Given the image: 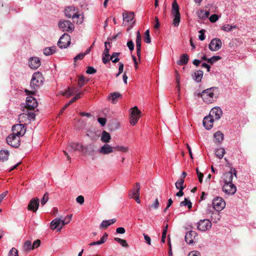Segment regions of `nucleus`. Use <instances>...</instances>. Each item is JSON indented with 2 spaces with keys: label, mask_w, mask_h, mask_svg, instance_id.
<instances>
[{
  "label": "nucleus",
  "mask_w": 256,
  "mask_h": 256,
  "mask_svg": "<svg viewBox=\"0 0 256 256\" xmlns=\"http://www.w3.org/2000/svg\"><path fill=\"white\" fill-rule=\"evenodd\" d=\"M140 184L136 182L133 189L130 190L128 196L130 198H133L134 197L140 195Z\"/></svg>",
  "instance_id": "21"
},
{
  "label": "nucleus",
  "mask_w": 256,
  "mask_h": 256,
  "mask_svg": "<svg viewBox=\"0 0 256 256\" xmlns=\"http://www.w3.org/2000/svg\"><path fill=\"white\" fill-rule=\"evenodd\" d=\"M130 122L132 126H134L138 122L140 117L141 112L137 106H134L130 110Z\"/></svg>",
  "instance_id": "3"
},
{
  "label": "nucleus",
  "mask_w": 256,
  "mask_h": 256,
  "mask_svg": "<svg viewBox=\"0 0 256 256\" xmlns=\"http://www.w3.org/2000/svg\"><path fill=\"white\" fill-rule=\"evenodd\" d=\"M116 222V218H112V219L109 220H103L101 224H100V228H106L108 226L114 224Z\"/></svg>",
  "instance_id": "26"
},
{
  "label": "nucleus",
  "mask_w": 256,
  "mask_h": 256,
  "mask_svg": "<svg viewBox=\"0 0 256 256\" xmlns=\"http://www.w3.org/2000/svg\"><path fill=\"white\" fill-rule=\"evenodd\" d=\"M220 95V90L218 87H211L204 90L200 96L204 101L206 104H210L215 102Z\"/></svg>",
  "instance_id": "1"
},
{
  "label": "nucleus",
  "mask_w": 256,
  "mask_h": 256,
  "mask_svg": "<svg viewBox=\"0 0 256 256\" xmlns=\"http://www.w3.org/2000/svg\"><path fill=\"white\" fill-rule=\"evenodd\" d=\"M188 256H200V252L196 250L192 251L190 252Z\"/></svg>",
  "instance_id": "64"
},
{
  "label": "nucleus",
  "mask_w": 256,
  "mask_h": 256,
  "mask_svg": "<svg viewBox=\"0 0 256 256\" xmlns=\"http://www.w3.org/2000/svg\"><path fill=\"white\" fill-rule=\"evenodd\" d=\"M9 156V152L8 150H2L0 151V160H6Z\"/></svg>",
  "instance_id": "37"
},
{
  "label": "nucleus",
  "mask_w": 256,
  "mask_h": 256,
  "mask_svg": "<svg viewBox=\"0 0 256 256\" xmlns=\"http://www.w3.org/2000/svg\"><path fill=\"white\" fill-rule=\"evenodd\" d=\"M222 190L228 194H234L236 191V188L233 184H224Z\"/></svg>",
  "instance_id": "14"
},
{
  "label": "nucleus",
  "mask_w": 256,
  "mask_h": 256,
  "mask_svg": "<svg viewBox=\"0 0 256 256\" xmlns=\"http://www.w3.org/2000/svg\"><path fill=\"white\" fill-rule=\"evenodd\" d=\"M159 206V202L158 199H156L154 202L153 204H152L150 206H149L148 209L150 210V208H153L154 209H157Z\"/></svg>",
  "instance_id": "58"
},
{
  "label": "nucleus",
  "mask_w": 256,
  "mask_h": 256,
  "mask_svg": "<svg viewBox=\"0 0 256 256\" xmlns=\"http://www.w3.org/2000/svg\"><path fill=\"white\" fill-rule=\"evenodd\" d=\"M43 80L44 78L40 72H34L32 75L30 83V86L32 90H35L40 86L42 84Z\"/></svg>",
  "instance_id": "2"
},
{
  "label": "nucleus",
  "mask_w": 256,
  "mask_h": 256,
  "mask_svg": "<svg viewBox=\"0 0 256 256\" xmlns=\"http://www.w3.org/2000/svg\"><path fill=\"white\" fill-rule=\"evenodd\" d=\"M221 59V57L219 56H214L208 59V62L210 64H214L216 61Z\"/></svg>",
  "instance_id": "50"
},
{
  "label": "nucleus",
  "mask_w": 256,
  "mask_h": 256,
  "mask_svg": "<svg viewBox=\"0 0 256 256\" xmlns=\"http://www.w3.org/2000/svg\"><path fill=\"white\" fill-rule=\"evenodd\" d=\"M212 222L208 219L200 220L197 224L198 230L202 232H206L212 228Z\"/></svg>",
  "instance_id": "7"
},
{
  "label": "nucleus",
  "mask_w": 256,
  "mask_h": 256,
  "mask_svg": "<svg viewBox=\"0 0 256 256\" xmlns=\"http://www.w3.org/2000/svg\"><path fill=\"white\" fill-rule=\"evenodd\" d=\"M168 225L166 224L164 228L163 231H162V236L161 241H162V243H164L165 242V238H166V233H167V231H168Z\"/></svg>",
  "instance_id": "51"
},
{
  "label": "nucleus",
  "mask_w": 256,
  "mask_h": 256,
  "mask_svg": "<svg viewBox=\"0 0 256 256\" xmlns=\"http://www.w3.org/2000/svg\"><path fill=\"white\" fill-rule=\"evenodd\" d=\"M236 25H232L229 24H224L222 26L221 29L226 32H229L232 30V29L236 28Z\"/></svg>",
  "instance_id": "39"
},
{
  "label": "nucleus",
  "mask_w": 256,
  "mask_h": 256,
  "mask_svg": "<svg viewBox=\"0 0 256 256\" xmlns=\"http://www.w3.org/2000/svg\"><path fill=\"white\" fill-rule=\"evenodd\" d=\"M136 53L137 56L138 58H140V50H141V36L139 31H138L136 33Z\"/></svg>",
  "instance_id": "25"
},
{
  "label": "nucleus",
  "mask_w": 256,
  "mask_h": 256,
  "mask_svg": "<svg viewBox=\"0 0 256 256\" xmlns=\"http://www.w3.org/2000/svg\"><path fill=\"white\" fill-rule=\"evenodd\" d=\"M121 96V94L117 92L110 93L108 97L109 100L114 104L116 102V99Z\"/></svg>",
  "instance_id": "28"
},
{
  "label": "nucleus",
  "mask_w": 256,
  "mask_h": 256,
  "mask_svg": "<svg viewBox=\"0 0 256 256\" xmlns=\"http://www.w3.org/2000/svg\"><path fill=\"white\" fill-rule=\"evenodd\" d=\"M98 122L101 124L102 126H104L106 125V120L104 118H98Z\"/></svg>",
  "instance_id": "63"
},
{
  "label": "nucleus",
  "mask_w": 256,
  "mask_h": 256,
  "mask_svg": "<svg viewBox=\"0 0 256 256\" xmlns=\"http://www.w3.org/2000/svg\"><path fill=\"white\" fill-rule=\"evenodd\" d=\"M203 76V72L200 70H197L194 72V78L197 82H200Z\"/></svg>",
  "instance_id": "36"
},
{
  "label": "nucleus",
  "mask_w": 256,
  "mask_h": 256,
  "mask_svg": "<svg viewBox=\"0 0 256 256\" xmlns=\"http://www.w3.org/2000/svg\"><path fill=\"white\" fill-rule=\"evenodd\" d=\"M20 137L12 133L6 138V142L12 147L18 148L20 144Z\"/></svg>",
  "instance_id": "5"
},
{
  "label": "nucleus",
  "mask_w": 256,
  "mask_h": 256,
  "mask_svg": "<svg viewBox=\"0 0 256 256\" xmlns=\"http://www.w3.org/2000/svg\"><path fill=\"white\" fill-rule=\"evenodd\" d=\"M69 146L72 150L82 151L83 149L82 146L78 143L72 142L70 144Z\"/></svg>",
  "instance_id": "32"
},
{
  "label": "nucleus",
  "mask_w": 256,
  "mask_h": 256,
  "mask_svg": "<svg viewBox=\"0 0 256 256\" xmlns=\"http://www.w3.org/2000/svg\"><path fill=\"white\" fill-rule=\"evenodd\" d=\"M77 9L74 6L67 7L65 9V14L66 16L68 18H78L80 16V14H78L76 11Z\"/></svg>",
  "instance_id": "12"
},
{
  "label": "nucleus",
  "mask_w": 256,
  "mask_h": 256,
  "mask_svg": "<svg viewBox=\"0 0 256 256\" xmlns=\"http://www.w3.org/2000/svg\"><path fill=\"white\" fill-rule=\"evenodd\" d=\"M114 149H115L117 151L122 152H126L128 151V147L124 146H116L114 147Z\"/></svg>",
  "instance_id": "47"
},
{
  "label": "nucleus",
  "mask_w": 256,
  "mask_h": 256,
  "mask_svg": "<svg viewBox=\"0 0 256 256\" xmlns=\"http://www.w3.org/2000/svg\"><path fill=\"white\" fill-rule=\"evenodd\" d=\"M26 116H28V121L34 120L36 118V114L34 112H28L26 114Z\"/></svg>",
  "instance_id": "53"
},
{
  "label": "nucleus",
  "mask_w": 256,
  "mask_h": 256,
  "mask_svg": "<svg viewBox=\"0 0 256 256\" xmlns=\"http://www.w3.org/2000/svg\"><path fill=\"white\" fill-rule=\"evenodd\" d=\"M32 250V246L31 241L26 240L24 243L23 250L25 252H28Z\"/></svg>",
  "instance_id": "42"
},
{
  "label": "nucleus",
  "mask_w": 256,
  "mask_h": 256,
  "mask_svg": "<svg viewBox=\"0 0 256 256\" xmlns=\"http://www.w3.org/2000/svg\"><path fill=\"white\" fill-rule=\"evenodd\" d=\"M172 14L174 19L172 24L174 26H178L180 21V16L179 12V7L177 3L175 2L172 4Z\"/></svg>",
  "instance_id": "4"
},
{
  "label": "nucleus",
  "mask_w": 256,
  "mask_h": 256,
  "mask_svg": "<svg viewBox=\"0 0 256 256\" xmlns=\"http://www.w3.org/2000/svg\"><path fill=\"white\" fill-rule=\"evenodd\" d=\"M108 45L110 44L109 42H105V43H104L105 48H104V50L102 54V62L104 64H107L110 61L109 49L108 47Z\"/></svg>",
  "instance_id": "24"
},
{
  "label": "nucleus",
  "mask_w": 256,
  "mask_h": 256,
  "mask_svg": "<svg viewBox=\"0 0 256 256\" xmlns=\"http://www.w3.org/2000/svg\"><path fill=\"white\" fill-rule=\"evenodd\" d=\"M222 46L220 39L218 38H213L210 42L208 47L210 50L214 52L219 50Z\"/></svg>",
  "instance_id": "11"
},
{
  "label": "nucleus",
  "mask_w": 256,
  "mask_h": 256,
  "mask_svg": "<svg viewBox=\"0 0 256 256\" xmlns=\"http://www.w3.org/2000/svg\"><path fill=\"white\" fill-rule=\"evenodd\" d=\"M18 120L20 122L24 123V125L27 123L28 116L26 113L21 114L19 115Z\"/></svg>",
  "instance_id": "45"
},
{
  "label": "nucleus",
  "mask_w": 256,
  "mask_h": 256,
  "mask_svg": "<svg viewBox=\"0 0 256 256\" xmlns=\"http://www.w3.org/2000/svg\"><path fill=\"white\" fill-rule=\"evenodd\" d=\"M123 16V24L124 25L128 24L130 22L132 21L134 18V12H126L122 14Z\"/></svg>",
  "instance_id": "23"
},
{
  "label": "nucleus",
  "mask_w": 256,
  "mask_h": 256,
  "mask_svg": "<svg viewBox=\"0 0 256 256\" xmlns=\"http://www.w3.org/2000/svg\"><path fill=\"white\" fill-rule=\"evenodd\" d=\"M85 78L84 76H79L78 80V86L80 87H82L84 85Z\"/></svg>",
  "instance_id": "54"
},
{
  "label": "nucleus",
  "mask_w": 256,
  "mask_h": 256,
  "mask_svg": "<svg viewBox=\"0 0 256 256\" xmlns=\"http://www.w3.org/2000/svg\"><path fill=\"white\" fill-rule=\"evenodd\" d=\"M110 139L111 136L110 134L106 131H103L100 138L102 142L104 143H108L110 141Z\"/></svg>",
  "instance_id": "29"
},
{
  "label": "nucleus",
  "mask_w": 256,
  "mask_h": 256,
  "mask_svg": "<svg viewBox=\"0 0 256 256\" xmlns=\"http://www.w3.org/2000/svg\"><path fill=\"white\" fill-rule=\"evenodd\" d=\"M236 170L234 168H230V172H226L224 175V184H232L233 174L236 176Z\"/></svg>",
  "instance_id": "15"
},
{
  "label": "nucleus",
  "mask_w": 256,
  "mask_h": 256,
  "mask_svg": "<svg viewBox=\"0 0 256 256\" xmlns=\"http://www.w3.org/2000/svg\"><path fill=\"white\" fill-rule=\"evenodd\" d=\"M58 27L63 32H72L74 28V25L68 20H60L58 24Z\"/></svg>",
  "instance_id": "9"
},
{
  "label": "nucleus",
  "mask_w": 256,
  "mask_h": 256,
  "mask_svg": "<svg viewBox=\"0 0 256 256\" xmlns=\"http://www.w3.org/2000/svg\"><path fill=\"white\" fill-rule=\"evenodd\" d=\"M144 41L147 44H150L151 42L150 30H147L144 32Z\"/></svg>",
  "instance_id": "49"
},
{
  "label": "nucleus",
  "mask_w": 256,
  "mask_h": 256,
  "mask_svg": "<svg viewBox=\"0 0 256 256\" xmlns=\"http://www.w3.org/2000/svg\"><path fill=\"white\" fill-rule=\"evenodd\" d=\"M188 60V56L186 54H183L180 60L178 62V64L180 65H184L186 64Z\"/></svg>",
  "instance_id": "40"
},
{
  "label": "nucleus",
  "mask_w": 256,
  "mask_h": 256,
  "mask_svg": "<svg viewBox=\"0 0 256 256\" xmlns=\"http://www.w3.org/2000/svg\"><path fill=\"white\" fill-rule=\"evenodd\" d=\"M26 131V128L24 124H16L14 125L12 128V133L18 136H23Z\"/></svg>",
  "instance_id": "10"
},
{
  "label": "nucleus",
  "mask_w": 256,
  "mask_h": 256,
  "mask_svg": "<svg viewBox=\"0 0 256 256\" xmlns=\"http://www.w3.org/2000/svg\"><path fill=\"white\" fill-rule=\"evenodd\" d=\"M114 147L108 144H105L98 150V152L103 154H108L114 152Z\"/></svg>",
  "instance_id": "19"
},
{
  "label": "nucleus",
  "mask_w": 256,
  "mask_h": 256,
  "mask_svg": "<svg viewBox=\"0 0 256 256\" xmlns=\"http://www.w3.org/2000/svg\"><path fill=\"white\" fill-rule=\"evenodd\" d=\"M76 88L74 87L68 88V90L62 94L66 96L67 97H70L72 96L76 92Z\"/></svg>",
  "instance_id": "41"
},
{
  "label": "nucleus",
  "mask_w": 256,
  "mask_h": 256,
  "mask_svg": "<svg viewBox=\"0 0 256 256\" xmlns=\"http://www.w3.org/2000/svg\"><path fill=\"white\" fill-rule=\"evenodd\" d=\"M72 214L68 215L64 218V220H61L60 226L57 230V231L60 232L62 228L66 224H68L72 220Z\"/></svg>",
  "instance_id": "31"
},
{
  "label": "nucleus",
  "mask_w": 256,
  "mask_h": 256,
  "mask_svg": "<svg viewBox=\"0 0 256 256\" xmlns=\"http://www.w3.org/2000/svg\"><path fill=\"white\" fill-rule=\"evenodd\" d=\"M214 118H211L209 115L204 118L203 120V125L206 130H210L212 128L214 122Z\"/></svg>",
  "instance_id": "22"
},
{
  "label": "nucleus",
  "mask_w": 256,
  "mask_h": 256,
  "mask_svg": "<svg viewBox=\"0 0 256 256\" xmlns=\"http://www.w3.org/2000/svg\"><path fill=\"white\" fill-rule=\"evenodd\" d=\"M214 136L215 141L216 142L220 143L223 140L224 136L222 132L218 131L214 133Z\"/></svg>",
  "instance_id": "34"
},
{
  "label": "nucleus",
  "mask_w": 256,
  "mask_h": 256,
  "mask_svg": "<svg viewBox=\"0 0 256 256\" xmlns=\"http://www.w3.org/2000/svg\"><path fill=\"white\" fill-rule=\"evenodd\" d=\"M224 154L225 150L224 148H218L215 150V154L220 159L222 158Z\"/></svg>",
  "instance_id": "35"
},
{
  "label": "nucleus",
  "mask_w": 256,
  "mask_h": 256,
  "mask_svg": "<svg viewBox=\"0 0 256 256\" xmlns=\"http://www.w3.org/2000/svg\"><path fill=\"white\" fill-rule=\"evenodd\" d=\"M70 44V37L66 34H63L60 38L58 46L61 48H67Z\"/></svg>",
  "instance_id": "8"
},
{
  "label": "nucleus",
  "mask_w": 256,
  "mask_h": 256,
  "mask_svg": "<svg viewBox=\"0 0 256 256\" xmlns=\"http://www.w3.org/2000/svg\"><path fill=\"white\" fill-rule=\"evenodd\" d=\"M221 216L218 212H216L212 213L211 220L214 223L218 222L220 219Z\"/></svg>",
  "instance_id": "38"
},
{
  "label": "nucleus",
  "mask_w": 256,
  "mask_h": 256,
  "mask_svg": "<svg viewBox=\"0 0 256 256\" xmlns=\"http://www.w3.org/2000/svg\"><path fill=\"white\" fill-rule=\"evenodd\" d=\"M120 52H113L111 55L110 60L112 62L116 63L120 60V58H118V56H120Z\"/></svg>",
  "instance_id": "43"
},
{
  "label": "nucleus",
  "mask_w": 256,
  "mask_h": 256,
  "mask_svg": "<svg viewBox=\"0 0 256 256\" xmlns=\"http://www.w3.org/2000/svg\"><path fill=\"white\" fill-rule=\"evenodd\" d=\"M180 206H188V209H191L192 208V203L187 198H185L184 201H182L180 203Z\"/></svg>",
  "instance_id": "44"
},
{
  "label": "nucleus",
  "mask_w": 256,
  "mask_h": 256,
  "mask_svg": "<svg viewBox=\"0 0 256 256\" xmlns=\"http://www.w3.org/2000/svg\"><path fill=\"white\" fill-rule=\"evenodd\" d=\"M114 240L118 242L122 246L124 247H128V244L126 240L121 239L118 238H115Z\"/></svg>",
  "instance_id": "48"
},
{
  "label": "nucleus",
  "mask_w": 256,
  "mask_h": 256,
  "mask_svg": "<svg viewBox=\"0 0 256 256\" xmlns=\"http://www.w3.org/2000/svg\"><path fill=\"white\" fill-rule=\"evenodd\" d=\"M61 224V220L58 218H55L53 220H52L50 222V226L52 230H55L56 228H58L59 226H60Z\"/></svg>",
  "instance_id": "27"
},
{
  "label": "nucleus",
  "mask_w": 256,
  "mask_h": 256,
  "mask_svg": "<svg viewBox=\"0 0 256 256\" xmlns=\"http://www.w3.org/2000/svg\"><path fill=\"white\" fill-rule=\"evenodd\" d=\"M76 201L78 203L82 204L84 202V199L83 196H79L76 198Z\"/></svg>",
  "instance_id": "60"
},
{
  "label": "nucleus",
  "mask_w": 256,
  "mask_h": 256,
  "mask_svg": "<svg viewBox=\"0 0 256 256\" xmlns=\"http://www.w3.org/2000/svg\"><path fill=\"white\" fill-rule=\"evenodd\" d=\"M48 194H45L44 195L43 198L41 200V202H40L42 206L46 204V202H48Z\"/></svg>",
  "instance_id": "57"
},
{
  "label": "nucleus",
  "mask_w": 256,
  "mask_h": 256,
  "mask_svg": "<svg viewBox=\"0 0 256 256\" xmlns=\"http://www.w3.org/2000/svg\"><path fill=\"white\" fill-rule=\"evenodd\" d=\"M9 256H18V250L16 248H12L10 251Z\"/></svg>",
  "instance_id": "56"
},
{
  "label": "nucleus",
  "mask_w": 256,
  "mask_h": 256,
  "mask_svg": "<svg viewBox=\"0 0 256 256\" xmlns=\"http://www.w3.org/2000/svg\"><path fill=\"white\" fill-rule=\"evenodd\" d=\"M39 203L40 201L38 198H34L32 199L28 204V210L33 212H36L38 209Z\"/></svg>",
  "instance_id": "20"
},
{
  "label": "nucleus",
  "mask_w": 256,
  "mask_h": 256,
  "mask_svg": "<svg viewBox=\"0 0 256 256\" xmlns=\"http://www.w3.org/2000/svg\"><path fill=\"white\" fill-rule=\"evenodd\" d=\"M184 180H183V178H180L175 184L176 187L178 190H184Z\"/></svg>",
  "instance_id": "46"
},
{
  "label": "nucleus",
  "mask_w": 256,
  "mask_h": 256,
  "mask_svg": "<svg viewBox=\"0 0 256 256\" xmlns=\"http://www.w3.org/2000/svg\"><path fill=\"white\" fill-rule=\"evenodd\" d=\"M197 236L196 232L190 230L186 232L185 236V240L187 244H190L194 242V240Z\"/></svg>",
  "instance_id": "18"
},
{
  "label": "nucleus",
  "mask_w": 256,
  "mask_h": 256,
  "mask_svg": "<svg viewBox=\"0 0 256 256\" xmlns=\"http://www.w3.org/2000/svg\"><path fill=\"white\" fill-rule=\"evenodd\" d=\"M56 46H53L48 47V48H46L44 50V54L46 56L51 55L56 52Z\"/></svg>",
  "instance_id": "33"
},
{
  "label": "nucleus",
  "mask_w": 256,
  "mask_h": 256,
  "mask_svg": "<svg viewBox=\"0 0 256 256\" xmlns=\"http://www.w3.org/2000/svg\"><path fill=\"white\" fill-rule=\"evenodd\" d=\"M199 33L200 34L198 36V38L200 40H204L205 39V36H204V30H202L199 31Z\"/></svg>",
  "instance_id": "61"
},
{
  "label": "nucleus",
  "mask_w": 256,
  "mask_h": 256,
  "mask_svg": "<svg viewBox=\"0 0 256 256\" xmlns=\"http://www.w3.org/2000/svg\"><path fill=\"white\" fill-rule=\"evenodd\" d=\"M212 206L217 212L222 210L226 206V202L222 197H216L212 200Z\"/></svg>",
  "instance_id": "6"
},
{
  "label": "nucleus",
  "mask_w": 256,
  "mask_h": 256,
  "mask_svg": "<svg viewBox=\"0 0 256 256\" xmlns=\"http://www.w3.org/2000/svg\"><path fill=\"white\" fill-rule=\"evenodd\" d=\"M108 236V234L106 233H104L100 240L90 242L89 244V246H93L95 245H99L104 244Z\"/></svg>",
  "instance_id": "30"
},
{
  "label": "nucleus",
  "mask_w": 256,
  "mask_h": 256,
  "mask_svg": "<svg viewBox=\"0 0 256 256\" xmlns=\"http://www.w3.org/2000/svg\"><path fill=\"white\" fill-rule=\"evenodd\" d=\"M26 108L29 110H33L38 106V102L35 98L29 96L26 99Z\"/></svg>",
  "instance_id": "16"
},
{
  "label": "nucleus",
  "mask_w": 256,
  "mask_h": 256,
  "mask_svg": "<svg viewBox=\"0 0 256 256\" xmlns=\"http://www.w3.org/2000/svg\"><path fill=\"white\" fill-rule=\"evenodd\" d=\"M83 94V92H79L77 93L76 96L69 101L68 104H72V102L79 99L80 98V96Z\"/></svg>",
  "instance_id": "52"
},
{
  "label": "nucleus",
  "mask_w": 256,
  "mask_h": 256,
  "mask_svg": "<svg viewBox=\"0 0 256 256\" xmlns=\"http://www.w3.org/2000/svg\"><path fill=\"white\" fill-rule=\"evenodd\" d=\"M127 46L130 51H132L134 50V44L132 40L128 42Z\"/></svg>",
  "instance_id": "62"
},
{
  "label": "nucleus",
  "mask_w": 256,
  "mask_h": 256,
  "mask_svg": "<svg viewBox=\"0 0 256 256\" xmlns=\"http://www.w3.org/2000/svg\"><path fill=\"white\" fill-rule=\"evenodd\" d=\"M96 70L93 67L88 66L86 70V72L88 74H94L96 72Z\"/></svg>",
  "instance_id": "59"
},
{
  "label": "nucleus",
  "mask_w": 256,
  "mask_h": 256,
  "mask_svg": "<svg viewBox=\"0 0 256 256\" xmlns=\"http://www.w3.org/2000/svg\"><path fill=\"white\" fill-rule=\"evenodd\" d=\"M28 64L30 68L33 70L37 69L41 64L40 60L37 57L30 58L28 60Z\"/></svg>",
  "instance_id": "17"
},
{
  "label": "nucleus",
  "mask_w": 256,
  "mask_h": 256,
  "mask_svg": "<svg viewBox=\"0 0 256 256\" xmlns=\"http://www.w3.org/2000/svg\"><path fill=\"white\" fill-rule=\"evenodd\" d=\"M219 18V17L218 14H212L209 18L210 21L211 22H216Z\"/></svg>",
  "instance_id": "55"
},
{
  "label": "nucleus",
  "mask_w": 256,
  "mask_h": 256,
  "mask_svg": "<svg viewBox=\"0 0 256 256\" xmlns=\"http://www.w3.org/2000/svg\"><path fill=\"white\" fill-rule=\"evenodd\" d=\"M222 114V112L220 107L216 106L210 110L209 116L214 118V120H218Z\"/></svg>",
  "instance_id": "13"
}]
</instances>
